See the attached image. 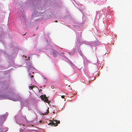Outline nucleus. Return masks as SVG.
Instances as JSON below:
<instances>
[{
    "label": "nucleus",
    "instance_id": "1",
    "mask_svg": "<svg viewBox=\"0 0 132 132\" xmlns=\"http://www.w3.org/2000/svg\"><path fill=\"white\" fill-rule=\"evenodd\" d=\"M60 123V121H58L57 120H56L55 121V122H54L53 121H52L51 122L49 123L48 125H54V126H56L57 125V124Z\"/></svg>",
    "mask_w": 132,
    "mask_h": 132
},
{
    "label": "nucleus",
    "instance_id": "2",
    "mask_svg": "<svg viewBox=\"0 0 132 132\" xmlns=\"http://www.w3.org/2000/svg\"><path fill=\"white\" fill-rule=\"evenodd\" d=\"M40 97L42 98V99L44 101L46 102H48V99L47 97L45 95H41V96Z\"/></svg>",
    "mask_w": 132,
    "mask_h": 132
},
{
    "label": "nucleus",
    "instance_id": "3",
    "mask_svg": "<svg viewBox=\"0 0 132 132\" xmlns=\"http://www.w3.org/2000/svg\"><path fill=\"white\" fill-rule=\"evenodd\" d=\"M22 99V98L21 97H19V98H17V97H15V98H13L12 99V100L15 101H19L20 100L21 101Z\"/></svg>",
    "mask_w": 132,
    "mask_h": 132
},
{
    "label": "nucleus",
    "instance_id": "4",
    "mask_svg": "<svg viewBox=\"0 0 132 132\" xmlns=\"http://www.w3.org/2000/svg\"><path fill=\"white\" fill-rule=\"evenodd\" d=\"M58 54V53L55 51H54L53 53V55L54 56H56Z\"/></svg>",
    "mask_w": 132,
    "mask_h": 132
},
{
    "label": "nucleus",
    "instance_id": "5",
    "mask_svg": "<svg viewBox=\"0 0 132 132\" xmlns=\"http://www.w3.org/2000/svg\"><path fill=\"white\" fill-rule=\"evenodd\" d=\"M20 132H31L30 130H24L22 129L20 130Z\"/></svg>",
    "mask_w": 132,
    "mask_h": 132
},
{
    "label": "nucleus",
    "instance_id": "6",
    "mask_svg": "<svg viewBox=\"0 0 132 132\" xmlns=\"http://www.w3.org/2000/svg\"><path fill=\"white\" fill-rule=\"evenodd\" d=\"M47 111L44 113H43L42 114L43 115H45V114H47L49 112V110H47Z\"/></svg>",
    "mask_w": 132,
    "mask_h": 132
},
{
    "label": "nucleus",
    "instance_id": "7",
    "mask_svg": "<svg viewBox=\"0 0 132 132\" xmlns=\"http://www.w3.org/2000/svg\"><path fill=\"white\" fill-rule=\"evenodd\" d=\"M34 87V86H29V89H32Z\"/></svg>",
    "mask_w": 132,
    "mask_h": 132
},
{
    "label": "nucleus",
    "instance_id": "8",
    "mask_svg": "<svg viewBox=\"0 0 132 132\" xmlns=\"http://www.w3.org/2000/svg\"><path fill=\"white\" fill-rule=\"evenodd\" d=\"M61 97L62 98H64L65 96L64 95H62L61 96Z\"/></svg>",
    "mask_w": 132,
    "mask_h": 132
},
{
    "label": "nucleus",
    "instance_id": "9",
    "mask_svg": "<svg viewBox=\"0 0 132 132\" xmlns=\"http://www.w3.org/2000/svg\"><path fill=\"white\" fill-rule=\"evenodd\" d=\"M34 76L33 75H32V76H30V77H31V78H32L34 77Z\"/></svg>",
    "mask_w": 132,
    "mask_h": 132
},
{
    "label": "nucleus",
    "instance_id": "10",
    "mask_svg": "<svg viewBox=\"0 0 132 132\" xmlns=\"http://www.w3.org/2000/svg\"><path fill=\"white\" fill-rule=\"evenodd\" d=\"M57 20H55V22H57Z\"/></svg>",
    "mask_w": 132,
    "mask_h": 132
},
{
    "label": "nucleus",
    "instance_id": "11",
    "mask_svg": "<svg viewBox=\"0 0 132 132\" xmlns=\"http://www.w3.org/2000/svg\"><path fill=\"white\" fill-rule=\"evenodd\" d=\"M53 86H52V88H53Z\"/></svg>",
    "mask_w": 132,
    "mask_h": 132
},
{
    "label": "nucleus",
    "instance_id": "12",
    "mask_svg": "<svg viewBox=\"0 0 132 132\" xmlns=\"http://www.w3.org/2000/svg\"><path fill=\"white\" fill-rule=\"evenodd\" d=\"M53 86H52V88H53Z\"/></svg>",
    "mask_w": 132,
    "mask_h": 132
},
{
    "label": "nucleus",
    "instance_id": "13",
    "mask_svg": "<svg viewBox=\"0 0 132 132\" xmlns=\"http://www.w3.org/2000/svg\"><path fill=\"white\" fill-rule=\"evenodd\" d=\"M53 112V113H54L55 112Z\"/></svg>",
    "mask_w": 132,
    "mask_h": 132
},
{
    "label": "nucleus",
    "instance_id": "14",
    "mask_svg": "<svg viewBox=\"0 0 132 132\" xmlns=\"http://www.w3.org/2000/svg\"><path fill=\"white\" fill-rule=\"evenodd\" d=\"M68 86L69 87V86H70V85Z\"/></svg>",
    "mask_w": 132,
    "mask_h": 132
},
{
    "label": "nucleus",
    "instance_id": "15",
    "mask_svg": "<svg viewBox=\"0 0 132 132\" xmlns=\"http://www.w3.org/2000/svg\"><path fill=\"white\" fill-rule=\"evenodd\" d=\"M25 35V34H24V35Z\"/></svg>",
    "mask_w": 132,
    "mask_h": 132
}]
</instances>
